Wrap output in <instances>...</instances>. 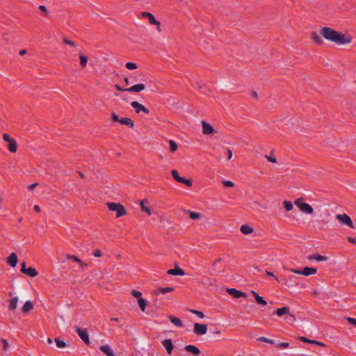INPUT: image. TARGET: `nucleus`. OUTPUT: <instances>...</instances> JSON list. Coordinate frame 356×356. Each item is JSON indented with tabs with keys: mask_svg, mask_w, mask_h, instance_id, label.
Masks as SVG:
<instances>
[{
	"mask_svg": "<svg viewBox=\"0 0 356 356\" xmlns=\"http://www.w3.org/2000/svg\"><path fill=\"white\" fill-rule=\"evenodd\" d=\"M320 33L326 40L335 42L337 44H348L352 40L351 37L346 36L344 34L330 27L322 28Z\"/></svg>",
	"mask_w": 356,
	"mask_h": 356,
	"instance_id": "obj_1",
	"label": "nucleus"
},
{
	"mask_svg": "<svg viewBox=\"0 0 356 356\" xmlns=\"http://www.w3.org/2000/svg\"><path fill=\"white\" fill-rule=\"evenodd\" d=\"M294 204L299 208V209L305 213L312 214L314 212V209L311 205L304 202L302 197L298 198L295 200Z\"/></svg>",
	"mask_w": 356,
	"mask_h": 356,
	"instance_id": "obj_2",
	"label": "nucleus"
},
{
	"mask_svg": "<svg viewBox=\"0 0 356 356\" xmlns=\"http://www.w3.org/2000/svg\"><path fill=\"white\" fill-rule=\"evenodd\" d=\"M108 208L110 211L116 212V217L120 218L126 214V210L124 206L120 203L108 202Z\"/></svg>",
	"mask_w": 356,
	"mask_h": 356,
	"instance_id": "obj_3",
	"label": "nucleus"
},
{
	"mask_svg": "<svg viewBox=\"0 0 356 356\" xmlns=\"http://www.w3.org/2000/svg\"><path fill=\"white\" fill-rule=\"evenodd\" d=\"M291 273L309 276L316 273L317 268H289Z\"/></svg>",
	"mask_w": 356,
	"mask_h": 356,
	"instance_id": "obj_4",
	"label": "nucleus"
},
{
	"mask_svg": "<svg viewBox=\"0 0 356 356\" xmlns=\"http://www.w3.org/2000/svg\"><path fill=\"white\" fill-rule=\"evenodd\" d=\"M63 263L66 264L67 265H70L72 264H76L81 267H84L86 266V264L82 262L81 259H79L77 257L74 255H69L67 254L65 257V259L63 261Z\"/></svg>",
	"mask_w": 356,
	"mask_h": 356,
	"instance_id": "obj_5",
	"label": "nucleus"
},
{
	"mask_svg": "<svg viewBox=\"0 0 356 356\" xmlns=\"http://www.w3.org/2000/svg\"><path fill=\"white\" fill-rule=\"evenodd\" d=\"M171 175L175 180L177 182L184 184L188 187L192 186V181L190 179H185L184 177H180L178 172L176 170H172L171 171Z\"/></svg>",
	"mask_w": 356,
	"mask_h": 356,
	"instance_id": "obj_6",
	"label": "nucleus"
},
{
	"mask_svg": "<svg viewBox=\"0 0 356 356\" xmlns=\"http://www.w3.org/2000/svg\"><path fill=\"white\" fill-rule=\"evenodd\" d=\"M74 329L78 334L79 337L83 340V341L87 344H90L89 336L87 330L86 329H81L78 326H75Z\"/></svg>",
	"mask_w": 356,
	"mask_h": 356,
	"instance_id": "obj_7",
	"label": "nucleus"
},
{
	"mask_svg": "<svg viewBox=\"0 0 356 356\" xmlns=\"http://www.w3.org/2000/svg\"><path fill=\"white\" fill-rule=\"evenodd\" d=\"M207 330V325L206 324H200L198 323L194 324L193 332L197 336L205 334Z\"/></svg>",
	"mask_w": 356,
	"mask_h": 356,
	"instance_id": "obj_8",
	"label": "nucleus"
},
{
	"mask_svg": "<svg viewBox=\"0 0 356 356\" xmlns=\"http://www.w3.org/2000/svg\"><path fill=\"white\" fill-rule=\"evenodd\" d=\"M336 218L338 219L342 223L347 225L350 228H354L353 221L349 216L346 213L337 214Z\"/></svg>",
	"mask_w": 356,
	"mask_h": 356,
	"instance_id": "obj_9",
	"label": "nucleus"
},
{
	"mask_svg": "<svg viewBox=\"0 0 356 356\" xmlns=\"http://www.w3.org/2000/svg\"><path fill=\"white\" fill-rule=\"evenodd\" d=\"M227 292L234 298H247L246 293L234 288L227 289Z\"/></svg>",
	"mask_w": 356,
	"mask_h": 356,
	"instance_id": "obj_10",
	"label": "nucleus"
},
{
	"mask_svg": "<svg viewBox=\"0 0 356 356\" xmlns=\"http://www.w3.org/2000/svg\"><path fill=\"white\" fill-rule=\"evenodd\" d=\"M131 105L135 109V112L136 113H139L140 111H143L147 114L149 113V111L145 106L138 102H132Z\"/></svg>",
	"mask_w": 356,
	"mask_h": 356,
	"instance_id": "obj_11",
	"label": "nucleus"
},
{
	"mask_svg": "<svg viewBox=\"0 0 356 356\" xmlns=\"http://www.w3.org/2000/svg\"><path fill=\"white\" fill-rule=\"evenodd\" d=\"M141 16L147 18L150 24L161 25L160 22L155 19L154 16L149 12H143Z\"/></svg>",
	"mask_w": 356,
	"mask_h": 356,
	"instance_id": "obj_12",
	"label": "nucleus"
},
{
	"mask_svg": "<svg viewBox=\"0 0 356 356\" xmlns=\"http://www.w3.org/2000/svg\"><path fill=\"white\" fill-rule=\"evenodd\" d=\"M6 261L10 267H15L18 261L17 255L15 252L10 253L7 257Z\"/></svg>",
	"mask_w": 356,
	"mask_h": 356,
	"instance_id": "obj_13",
	"label": "nucleus"
},
{
	"mask_svg": "<svg viewBox=\"0 0 356 356\" xmlns=\"http://www.w3.org/2000/svg\"><path fill=\"white\" fill-rule=\"evenodd\" d=\"M202 133L205 135L211 134L214 131L213 127L205 121L202 122Z\"/></svg>",
	"mask_w": 356,
	"mask_h": 356,
	"instance_id": "obj_14",
	"label": "nucleus"
},
{
	"mask_svg": "<svg viewBox=\"0 0 356 356\" xmlns=\"http://www.w3.org/2000/svg\"><path fill=\"white\" fill-rule=\"evenodd\" d=\"M162 344L164 346V348H165L167 353L169 355H171L172 349H173V344H172V340L171 339H165L162 341Z\"/></svg>",
	"mask_w": 356,
	"mask_h": 356,
	"instance_id": "obj_15",
	"label": "nucleus"
},
{
	"mask_svg": "<svg viewBox=\"0 0 356 356\" xmlns=\"http://www.w3.org/2000/svg\"><path fill=\"white\" fill-rule=\"evenodd\" d=\"M145 88V86L143 83H138L134 85L133 86L128 88L127 92H139L143 90Z\"/></svg>",
	"mask_w": 356,
	"mask_h": 356,
	"instance_id": "obj_16",
	"label": "nucleus"
},
{
	"mask_svg": "<svg viewBox=\"0 0 356 356\" xmlns=\"http://www.w3.org/2000/svg\"><path fill=\"white\" fill-rule=\"evenodd\" d=\"M251 293L254 296L256 302L262 306H266L267 305V302L261 297L260 296L258 293H257L254 291H251Z\"/></svg>",
	"mask_w": 356,
	"mask_h": 356,
	"instance_id": "obj_17",
	"label": "nucleus"
},
{
	"mask_svg": "<svg viewBox=\"0 0 356 356\" xmlns=\"http://www.w3.org/2000/svg\"><path fill=\"white\" fill-rule=\"evenodd\" d=\"M20 270L22 273L27 275L30 277H35L38 275L36 268H20Z\"/></svg>",
	"mask_w": 356,
	"mask_h": 356,
	"instance_id": "obj_18",
	"label": "nucleus"
},
{
	"mask_svg": "<svg viewBox=\"0 0 356 356\" xmlns=\"http://www.w3.org/2000/svg\"><path fill=\"white\" fill-rule=\"evenodd\" d=\"M185 350L194 355H199L200 354V349L194 345H187L185 347Z\"/></svg>",
	"mask_w": 356,
	"mask_h": 356,
	"instance_id": "obj_19",
	"label": "nucleus"
},
{
	"mask_svg": "<svg viewBox=\"0 0 356 356\" xmlns=\"http://www.w3.org/2000/svg\"><path fill=\"white\" fill-rule=\"evenodd\" d=\"M99 349L107 356H115L113 351L108 345L101 346Z\"/></svg>",
	"mask_w": 356,
	"mask_h": 356,
	"instance_id": "obj_20",
	"label": "nucleus"
},
{
	"mask_svg": "<svg viewBox=\"0 0 356 356\" xmlns=\"http://www.w3.org/2000/svg\"><path fill=\"white\" fill-rule=\"evenodd\" d=\"M167 274L170 275H184L185 273L182 268H170L167 271Z\"/></svg>",
	"mask_w": 356,
	"mask_h": 356,
	"instance_id": "obj_21",
	"label": "nucleus"
},
{
	"mask_svg": "<svg viewBox=\"0 0 356 356\" xmlns=\"http://www.w3.org/2000/svg\"><path fill=\"white\" fill-rule=\"evenodd\" d=\"M8 149L9 152L11 153H15L17 149V142L15 139L10 140V141L8 143Z\"/></svg>",
	"mask_w": 356,
	"mask_h": 356,
	"instance_id": "obj_22",
	"label": "nucleus"
},
{
	"mask_svg": "<svg viewBox=\"0 0 356 356\" xmlns=\"http://www.w3.org/2000/svg\"><path fill=\"white\" fill-rule=\"evenodd\" d=\"M307 257H308V259H309V260H316L318 261H323L327 260V257H326L325 256L320 255L318 254H313L309 255Z\"/></svg>",
	"mask_w": 356,
	"mask_h": 356,
	"instance_id": "obj_23",
	"label": "nucleus"
},
{
	"mask_svg": "<svg viewBox=\"0 0 356 356\" xmlns=\"http://www.w3.org/2000/svg\"><path fill=\"white\" fill-rule=\"evenodd\" d=\"M169 320L172 323H173L175 325H176L178 327H183L184 324L182 323L181 321L174 316H169Z\"/></svg>",
	"mask_w": 356,
	"mask_h": 356,
	"instance_id": "obj_24",
	"label": "nucleus"
},
{
	"mask_svg": "<svg viewBox=\"0 0 356 356\" xmlns=\"http://www.w3.org/2000/svg\"><path fill=\"white\" fill-rule=\"evenodd\" d=\"M320 35L321 33L318 34L315 31L311 33V38L318 44H321L323 42Z\"/></svg>",
	"mask_w": 356,
	"mask_h": 356,
	"instance_id": "obj_25",
	"label": "nucleus"
},
{
	"mask_svg": "<svg viewBox=\"0 0 356 356\" xmlns=\"http://www.w3.org/2000/svg\"><path fill=\"white\" fill-rule=\"evenodd\" d=\"M33 309V304L31 301L27 300L23 305L22 310L24 313H28Z\"/></svg>",
	"mask_w": 356,
	"mask_h": 356,
	"instance_id": "obj_26",
	"label": "nucleus"
},
{
	"mask_svg": "<svg viewBox=\"0 0 356 356\" xmlns=\"http://www.w3.org/2000/svg\"><path fill=\"white\" fill-rule=\"evenodd\" d=\"M120 123L122 124H124L128 126L129 127L133 128L134 126V122L132 120L128 118H120Z\"/></svg>",
	"mask_w": 356,
	"mask_h": 356,
	"instance_id": "obj_27",
	"label": "nucleus"
},
{
	"mask_svg": "<svg viewBox=\"0 0 356 356\" xmlns=\"http://www.w3.org/2000/svg\"><path fill=\"white\" fill-rule=\"evenodd\" d=\"M173 291V287H160L157 291L154 292V293L156 295H159V293L165 294L166 293L172 292Z\"/></svg>",
	"mask_w": 356,
	"mask_h": 356,
	"instance_id": "obj_28",
	"label": "nucleus"
},
{
	"mask_svg": "<svg viewBox=\"0 0 356 356\" xmlns=\"http://www.w3.org/2000/svg\"><path fill=\"white\" fill-rule=\"evenodd\" d=\"M290 312V309L288 307H283L282 308L277 309L274 314H276L278 316H282L284 314H289Z\"/></svg>",
	"mask_w": 356,
	"mask_h": 356,
	"instance_id": "obj_29",
	"label": "nucleus"
},
{
	"mask_svg": "<svg viewBox=\"0 0 356 356\" xmlns=\"http://www.w3.org/2000/svg\"><path fill=\"white\" fill-rule=\"evenodd\" d=\"M240 231L243 234H249L253 232V229L248 225H243L240 227Z\"/></svg>",
	"mask_w": 356,
	"mask_h": 356,
	"instance_id": "obj_30",
	"label": "nucleus"
},
{
	"mask_svg": "<svg viewBox=\"0 0 356 356\" xmlns=\"http://www.w3.org/2000/svg\"><path fill=\"white\" fill-rule=\"evenodd\" d=\"M17 297H14L11 298L9 301V309L12 311H14L17 308Z\"/></svg>",
	"mask_w": 356,
	"mask_h": 356,
	"instance_id": "obj_31",
	"label": "nucleus"
},
{
	"mask_svg": "<svg viewBox=\"0 0 356 356\" xmlns=\"http://www.w3.org/2000/svg\"><path fill=\"white\" fill-rule=\"evenodd\" d=\"M147 202V200H144L140 202V208L141 210L144 212H145L148 216H151L152 212L149 207L145 205V202Z\"/></svg>",
	"mask_w": 356,
	"mask_h": 356,
	"instance_id": "obj_32",
	"label": "nucleus"
},
{
	"mask_svg": "<svg viewBox=\"0 0 356 356\" xmlns=\"http://www.w3.org/2000/svg\"><path fill=\"white\" fill-rule=\"evenodd\" d=\"M79 59H80V65L82 67H85L87 65V63H88V57L83 55V54H79Z\"/></svg>",
	"mask_w": 356,
	"mask_h": 356,
	"instance_id": "obj_33",
	"label": "nucleus"
},
{
	"mask_svg": "<svg viewBox=\"0 0 356 356\" xmlns=\"http://www.w3.org/2000/svg\"><path fill=\"white\" fill-rule=\"evenodd\" d=\"M138 306L140 307V309L143 311V312H145V307H146V305H147V301L144 298H139L138 300Z\"/></svg>",
	"mask_w": 356,
	"mask_h": 356,
	"instance_id": "obj_34",
	"label": "nucleus"
},
{
	"mask_svg": "<svg viewBox=\"0 0 356 356\" xmlns=\"http://www.w3.org/2000/svg\"><path fill=\"white\" fill-rule=\"evenodd\" d=\"M54 341L56 344V346L59 348H63L66 346V343L58 337L55 338Z\"/></svg>",
	"mask_w": 356,
	"mask_h": 356,
	"instance_id": "obj_35",
	"label": "nucleus"
},
{
	"mask_svg": "<svg viewBox=\"0 0 356 356\" xmlns=\"http://www.w3.org/2000/svg\"><path fill=\"white\" fill-rule=\"evenodd\" d=\"M63 42L65 44H68L72 47L76 48L77 45L71 40L67 38L66 37L63 38Z\"/></svg>",
	"mask_w": 356,
	"mask_h": 356,
	"instance_id": "obj_36",
	"label": "nucleus"
},
{
	"mask_svg": "<svg viewBox=\"0 0 356 356\" xmlns=\"http://www.w3.org/2000/svg\"><path fill=\"white\" fill-rule=\"evenodd\" d=\"M188 213L190 218L193 220H198L201 217V214L200 213L194 211H188Z\"/></svg>",
	"mask_w": 356,
	"mask_h": 356,
	"instance_id": "obj_37",
	"label": "nucleus"
},
{
	"mask_svg": "<svg viewBox=\"0 0 356 356\" xmlns=\"http://www.w3.org/2000/svg\"><path fill=\"white\" fill-rule=\"evenodd\" d=\"M283 204L286 211H290L293 209V204L291 202L284 201Z\"/></svg>",
	"mask_w": 356,
	"mask_h": 356,
	"instance_id": "obj_38",
	"label": "nucleus"
},
{
	"mask_svg": "<svg viewBox=\"0 0 356 356\" xmlns=\"http://www.w3.org/2000/svg\"><path fill=\"white\" fill-rule=\"evenodd\" d=\"M257 340L259 341L265 342V343H270V344L275 343V341L273 340L270 339L265 337H261L258 338Z\"/></svg>",
	"mask_w": 356,
	"mask_h": 356,
	"instance_id": "obj_39",
	"label": "nucleus"
},
{
	"mask_svg": "<svg viewBox=\"0 0 356 356\" xmlns=\"http://www.w3.org/2000/svg\"><path fill=\"white\" fill-rule=\"evenodd\" d=\"M169 144H170V149L171 152H174L177 149V145L174 140H170L169 141Z\"/></svg>",
	"mask_w": 356,
	"mask_h": 356,
	"instance_id": "obj_40",
	"label": "nucleus"
},
{
	"mask_svg": "<svg viewBox=\"0 0 356 356\" xmlns=\"http://www.w3.org/2000/svg\"><path fill=\"white\" fill-rule=\"evenodd\" d=\"M189 312L193 314H196L200 318H203L204 317V314L202 312L195 310V309H189Z\"/></svg>",
	"mask_w": 356,
	"mask_h": 356,
	"instance_id": "obj_41",
	"label": "nucleus"
},
{
	"mask_svg": "<svg viewBox=\"0 0 356 356\" xmlns=\"http://www.w3.org/2000/svg\"><path fill=\"white\" fill-rule=\"evenodd\" d=\"M125 67L128 70H136L137 68L136 64L134 63H131V62L127 63L126 65H125Z\"/></svg>",
	"mask_w": 356,
	"mask_h": 356,
	"instance_id": "obj_42",
	"label": "nucleus"
},
{
	"mask_svg": "<svg viewBox=\"0 0 356 356\" xmlns=\"http://www.w3.org/2000/svg\"><path fill=\"white\" fill-rule=\"evenodd\" d=\"M0 343H1L2 345V349L3 350H6L7 348H8V342L6 339H0Z\"/></svg>",
	"mask_w": 356,
	"mask_h": 356,
	"instance_id": "obj_43",
	"label": "nucleus"
},
{
	"mask_svg": "<svg viewBox=\"0 0 356 356\" xmlns=\"http://www.w3.org/2000/svg\"><path fill=\"white\" fill-rule=\"evenodd\" d=\"M278 348H286L289 347V343L287 342H280L276 345Z\"/></svg>",
	"mask_w": 356,
	"mask_h": 356,
	"instance_id": "obj_44",
	"label": "nucleus"
},
{
	"mask_svg": "<svg viewBox=\"0 0 356 356\" xmlns=\"http://www.w3.org/2000/svg\"><path fill=\"white\" fill-rule=\"evenodd\" d=\"M131 294H132L134 297L137 298H138V300L139 298H142V297H141L142 293H141V292H140V291H136V290H132V291H131Z\"/></svg>",
	"mask_w": 356,
	"mask_h": 356,
	"instance_id": "obj_45",
	"label": "nucleus"
},
{
	"mask_svg": "<svg viewBox=\"0 0 356 356\" xmlns=\"http://www.w3.org/2000/svg\"><path fill=\"white\" fill-rule=\"evenodd\" d=\"M310 343L311 344L317 345V346H319L321 347H325L326 346V345L324 343L318 341H316V340H311Z\"/></svg>",
	"mask_w": 356,
	"mask_h": 356,
	"instance_id": "obj_46",
	"label": "nucleus"
},
{
	"mask_svg": "<svg viewBox=\"0 0 356 356\" xmlns=\"http://www.w3.org/2000/svg\"><path fill=\"white\" fill-rule=\"evenodd\" d=\"M265 158L269 161V162H271V163H277V159L274 156H268V155H265Z\"/></svg>",
	"mask_w": 356,
	"mask_h": 356,
	"instance_id": "obj_47",
	"label": "nucleus"
},
{
	"mask_svg": "<svg viewBox=\"0 0 356 356\" xmlns=\"http://www.w3.org/2000/svg\"><path fill=\"white\" fill-rule=\"evenodd\" d=\"M39 9L44 13V15L47 17L49 15V12L47 10V8L44 6H39Z\"/></svg>",
	"mask_w": 356,
	"mask_h": 356,
	"instance_id": "obj_48",
	"label": "nucleus"
},
{
	"mask_svg": "<svg viewBox=\"0 0 356 356\" xmlns=\"http://www.w3.org/2000/svg\"><path fill=\"white\" fill-rule=\"evenodd\" d=\"M225 262L224 261V259H221V258H219V259H217L214 263H213V265H225Z\"/></svg>",
	"mask_w": 356,
	"mask_h": 356,
	"instance_id": "obj_49",
	"label": "nucleus"
},
{
	"mask_svg": "<svg viewBox=\"0 0 356 356\" xmlns=\"http://www.w3.org/2000/svg\"><path fill=\"white\" fill-rule=\"evenodd\" d=\"M223 185L226 187H233L234 186V184L229 180L224 181Z\"/></svg>",
	"mask_w": 356,
	"mask_h": 356,
	"instance_id": "obj_50",
	"label": "nucleus"
},
{
	"mask_svg": "<svg viewBox=\"0 0 356 356\" xmlns=\"http://www.w3.org/2000/svg\"><path fill=\"white\" fill-rule=\"evenodd\" d=\"M347 321H348L350 324H351V325H354L355 327H356V318H351V317H348V318H347Z\"/></svg>",
	"mask_w": 356,
	"mask_h": 356,
	"instance_id": "obj_51",
	"label": "nucleus"
},
{
	"mask_svg": "<svg viewBox=\"0 0 356 356\" xmlns=\"http://www.w3.org/2000/svg\"><path fill=\"white\" fill-rule=\"evenodd\" d=\"M298 339L302 342H305V343H310L311 342V340L312 339H309L305 337H298Z\"/></svg>",
	"mask_w": 356,
	"mask_h": 356,
	"instance_id": "obj_52",
	"label": "nucleus"
},
{
	"mask_svg": "<svg viewBox=\"0 0 356 356\" xmlns=\"http://www.w3.org/2000/svg\"><path fill=\"white\" fill-rule=\"evenodd\" d=\"M3 139L6 142L8 143V142L10 141V140H12L13 138H10V136H9V134H3Z\"/></svg>",
	"mask_w": 356,
	"mask_h": 356,
	"instance_id": "obj_53",
	"label": "nucleus"
},
{
	"mask_svg": "<svg viewBox=\"0 0 356 356\" xmlns=\"http://www.w3.org/2000/svg\"><path fill=\"white\" fill-rule=\"evenodd\" d=\"M112 120L114 121V122H120V118L118 117V115H116L115 113H112Z\"/></svg>",
	"mask_w": 356,
	"mask_h": 356,
	"instance_id": "obj_54",
	"label": "nucleus"
},
{
	"mask_svg": "<svg viewBox=\"0 0 356 356\" xmlns=\"http://www.w3.org/2000/svg\"><path fill=\"white\" fill-rule=\"evenodd\" d=\"M93 255L96 257H99L102 256V252L100 250H96L94 253H93Z\"/></svg>",
	"mask_w": 356,
	"mask_h": 356,
	"instance_id": "obj_55",
	"label": "nucleus"
},
{
	"mask_svg": "<svg viewBox=\"0 0 356 356\" xmlns=\"http://www.w3.org/2000/svg\"><path fill=\"white\" fill-rule=\"evenodd\" d=\"M115 88L119 91H127V88H122L120 86L115 84Z\"/></svg>",
	"mask_w": 356,
	"mask_h": 356,
	"instance_id": "obj_56",
	"label": "nucleus"
},
{
	"mask_svg": "<svg viewBox=\"0 0 356 356\" xmlns=\"http://www.w3.org/2000/svg\"><path fill=\"white\" fill-rule=\"evenodd\" d=\"M348 241L353 243V244H355L356 243V238H353V237H350V236H348L347 238Z\"/></svg>",
	"mask_w": 356,
	"mask_h": 356,
	"instance_id": "obj_57",
	"label": "nucleus"
},
{
	"mask_svg": "<svg viewBox=\"0 0 356 356\" xmlns=\"http://www.w3.org/2000/svg\"><path fill=\"white\" fill-rule=\"evenodd\" d=\"M227 159L229 160H230L232 157V152L229 149H227Z\"/></svg>",
	"mask_w": 356,
	"mask_h": 356,
	"instance_id": "obj_58",
	"label": "nucleus"
},
{
	"mask_svg": "<svg viewBox=\"0 0 356 356\" xmlns=\"http://www.w3.org/2000/svg\"><path fill=\"white\" fill-rule=\"evenodd\" d=\"M266 274L268 276L273 277L275 280H277L276 277L273 275V273L269 271H266Z\"/></svg>",
	"mask_w": 356,
	"mask_h": 356,
	"instance_id": "obj_59",
	"label": "nucleus"
},
{
	"mask_svg": "<svg viewBox=\"0 0 356 356\" xmlns=\"http://www.w3.org/2000/svg\"><path fill=\"white\" fill-rule=\"evenodd\" d=\"M33 209H34V211L35 212H40V207L38 205H35Z\"/></svg>",
	"mask_w": 356,
	"mask_h": 356,
	"instance_id": "obj_60",
	"label": "nucleus"
},
{
	"mask_svg": "<svg viewBox=\"0 0 356 356\" xmlns=\"http://www.w3.org/2000/svg\"><path fill=\"white\" fill-rule=\"evenodd\" d=\"M295 320H296L295 316L293 314H290L289 321L293 322V321H295Z\"/></svg>",
	"mask_w": 356,
	"mask_h": 356,
	"instance_id": "obj_61",
	"label": "nucleus"
},
{
	"mask_svg": "<svg viewBox=\"0 0 356 356\" xmlns=\"http://www.w3.org/2000/svg\"><path fill=\"white\" fill-rule=\"evenodd\" d=\"M36 186H38L37 183L33 184L29 186V189L30 190H33L36 187Z\"/></svg>",
	"mask_w": 356,
	"mask_h": 356,
	"instance_id": "obj_62",
	"label": "nucleus"
},
{
	"mask_svg": "<svg viewBox=\"0 0 356 356\" xmlns=\"http://www.w3.org/2000/svg\"><path fill=\"white\" fill-rule=\"evenodd\" d=\"M210 332L212 334H220V331H219V330H210Z\"/></svg>",
	"mask_w": 356,
	"mask_h": 356,
	"instance_id": "obj_63",
	"label": "nucleus"
},
{
	"mask_svg": "<svg viewBox=\"0 0 356 356\" xmlns=\"http://www.w3.org/2000/svg\"><path fill=\"white\" fill-rule=\"evenodd\" d=\"M26 262L25 261H23L20 263V267H26Z\"/></svg>",
	"mask_w": 356,
	"mask_h": 356,
	"instance_id": "obj_64",
	"label": "nucleus"
}]
</instances>
